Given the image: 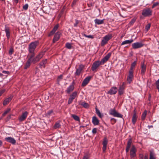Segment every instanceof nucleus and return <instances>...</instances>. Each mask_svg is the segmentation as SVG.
<instances>
[{"label": "nucleus", "mask_w": 159, "mask_h": 159, "mask_svg": "<svg viewBox=\"0 0 159 159\" xmlns=\"http://www.w3.org/2000/svg\"><path fill=\"white\" fill-rule=\"evenodd\" d=\"M152 12L150 8L146 7L142 10V14L144 17H149L152 15Z\"/></svg>", "instance_id": "f257e3e1"}, {"label": "nucleus", "mask_w": 159, "mask_h": 159, "mask_svg": "<svg viewBox=\"0 0 159 159\" xmlns=\"http://www.w3.org/2000/svg\"><path fill=\"white\" fill-rule=\"evenodd\" d=\"M112 37V35L111 34H108L104 37L101 42V46H103L106 44Z\"/></svg>", "instance_id": "f03ea898"}, {"label": "nucleus", "mask_w": 159, "mask_h": 159, "mask_svg": "<svg viewBox=\"0 0 159 159\" xmlns=\"http://www.w3.org/2000/svg\"><path fill=\"white\" fill-rule=\"evenodd\" d=\"M109 114L114 117L119 118H122L123 116L122 115L117 112L114 108L111 109L110 110Z\"/></svg>", "instance_id": "7ed1b4c3"}, {"label": "nucleus", "mask_w": 159, "mask_h": 159, "mask_svg": "<svg viewBox=\"0 0 159 159\" xmlns=\"http://www.w3.org/2000/svg\"><path fill=\"white\" fill-rule=\"evenodd\" d=\"M38 44V42H34L31 43L29 46V52L30 53H33L37 46Z\"/></svg>", "instance_id": "20e7f679"}, {"label": "nucleus", "mask_w": 159, "mask_h": 159, "mask_svg": "<svg viewBox=\"0 0 159 159\" xmlns=\"http://www.w3.org/2000/svg\"><path fill=\"white\" fill-rule=\"evenodd\" d=\"M102 65V63L99 61H94L92 66L91 69L93 71H97V68L101 65Z\"/></svg>", "instance_id": "39448f33"}, {"label": "nucleus", "mask_w": 159, "mask_h": 159, "mask_svg": "<svg viewBox=\"0 0 159 159\" xmlns=\"http://www.w3.org/2000/svg\"><path fill=\"white\" fill-rule=\"evenodd\" d=\"M136 149L134 145L132 146L131 149L130 150V155L131 158H133L136 156Z\"/></svg>", "instance_id": "423d86ee"}, {"label": "nucleus", "mask_w": 159, "mask_h": 159, "mask_svg": "<svg viewBox=\"0 0 159 159\" xmlns=\"http://www.w3.org/2000/svg\"><path fill=\"white\" fill-rule=\"evenodd\" d=\"M45 52H40L39 54L32 61V62L35 63L41 59L44 55Z\"/></svg>", "instance_id": "0eeeda50"}, {"label": "nucleus", "mask_w": 159, "mask_h": 159, "mask_svg": "<svg viewBox=\"0 0 159 159\" xmlns=\"http://www.w3.org/2000/svg\"><path fill=\"white\" fill-rule=\"evenodd\" d=\"M132 46L134 49H137L143 47V44L141 43L136 42L132 44Z\"/></svg>", "instance_id": "6e6552de"}, {"label": "nucleus", "mask_w": 159, "mask_h": 159, "mask_svg": "<svg viewBox=\"0 0 159 159\" xmlns=\"http://www.w3.org/2000/svg\"><path fill=\"white\" fill-rule=\"evenodd\" d=\"M111 53L109 52L103 58L100 62L102 64H103L104 63L107 61L109 58H110L111 55Z\"/></svg>", "instance_id": "1a4fd4ad"}, {"label": "nucleus", "mask_w": 159, "mask_h": 159, "mask_svg": "<svg viewBox=\"0 0 159 159\" xmlns=\"http://www.w3.org/2000/svg\"><path fill=\"white\" fill-rule=\"evenodd\" d=\"M133 72L129 71V74L127 77V80L129 84H130L132 81L133 78Z\"/></svg>", "instance_id": "9d476101"}, {"label": "nucleus", "mask_w": 159, "mask_h": 159, "mask_svg": "<svg viewBox=\"0 0 159 159\" xmlns=\"http://www.w3.org/2000/svg\"><path fill=\"white\" fill-rule=\"evenodd\" d=\"M117 91V88L115 87H112L107 92V93L113 95L115 94Z\"/></svg>", "instance_id": "9b49d317"}, {"label": "nucleus", "mask_w": 159, "mask_h": 159, "mask_svg": "<svg viewBox=\"0 0 159 159\" xmlns=\"http://www.w3.org/2000/svg\"><path fill=\"white\" fill-rule=\"evenodd\" d=\"M4 31L6 34V36L7 39H9L10 37V29L9 27L7 26L6 25H5Z\"/></svg>", "instance_id": "f8f14e48"}, {"label": "nucleus", "mask_w": 159, "mask_h": 159, "mask_svg": "<svg viewBox=\"0 0 159 159\" xmlns=\"http://www.w3.org/2000/svg\"><path fill=\"white\" fill-rule=\"evenodd\" d=\"M91 78V77L90 76L86 77L83 81L82 86L83 87L85 86L88 83Z\"/></svg>", "instance_id": "ddd939ff"}, {"label": "nucleus", "mask_w": 159, "mask_h": 159, "mask_svg": "<svg viewBox=\"0 0 159 159\" xmlns=\"http://www.w3.org/2000/svg\"><path fill=\"white\" fill-rule=\"evenodd\" d=\"M84 67V66L83 65H80L78 68L76 69V71L75 74V75H79Z\"/></svg>", "instance_id": "4468645a"}, {"label": "nucleus", "mask_w": 159, "mask_h": 159, "mask_svg": "<svg viewBox=\"0 0 159 159\" xmlns=\"http://www.w3.org/2000/svg\"><path fill=\"white\" fill-rule=\"evenodd\" d=\"M28 114L27 111L23 113L21 116L19 117V119L20 121H22L24 120L26 118Z\"/></svg>", "instance_id": "2eb2a0df"}, {"label": "nucleus", "mask_w": 159, "mask_h": 159, "mask_svg": "<svg viewBox=\"0 0 159 159\" xmlns=\"http://www.w3.org/2000/svg\"><path fill=\"white\" fill-rule=\"evenodd\" d=\"M61 34V33L58 32L55 34L53 39V43H55L59 39L60 37Z\"/></svg>", "instance_id": "dca6fc26"}, {"label": "nucleus", "mask_w": 159, "mask_h": 159, "mask_svg": "<svg viewBox=\"0 0 159 159\" xmlns=\"http://www.w3.org/2000/svg\"><path fill=\"white\" fill-rule=\"evenodd\" d=\"M5 140L8 142L12 144H15L16 143V140L13 138L11 137H6L5 138Z\"/></svg>", "instance_id": "f3484780"}, {"label": "nucleus", "mask_w": 159, "mask_h": 159, "mask_svg": "<svg viewBox=\"0 0 159 159\" xmlns=\"http://www.w3.org/2000/svg\"><path fill=\"white\" fill-rule=\"evenodd\" d=\"M124 89H125V83L124 82H123L122 83V85L120 86L119 88L118 92H119V94L120 95H121L122 94H123V93H124Z\"/></svg>", "instance_id": "a211bd4d"}, {"label": "nucleus", "mask_w": 159, "mask_h": 159, "mask_svg": "<svg viewBox=\"0 0 159 159\" xmlns=\"http://www.w3.org/2000/svg\"><path fill=\"white\" fill-rule=\"evenodd\" d=\"M146 66L144 64V63H142L141 64V74L142 75H143L146 70Z\"/></svg>", "instance_id": "6ab92c4d"}, {"label": "nucleus", "mask_w": 159, "mask_h": 159, "mask_svg": "<svg viewBox=\"0 0 159 159\" xmlns=\"http://www.w3.org/2000/svg\"><path fill=\"white\" fill-rule=\"evenodd\" d=\"M92 123L95 125H98L99 123V120L95 116H94L92 118Z\"/></svg>", "instance_id": "aec40b11"}, {"label": "nucleus", "mask_w": 159, "mask_h": 159, "mask_svg": "<svg viewBox=\"0 0 159 159\" xmlns=\"http://www.w3.org/2000/svg\"><path fill=\"white\" fill-rule=\"evenodd\" d=\"M32 61L31 59H29L25 66V69H26L30 66L31 63L32 62Z\"/></svg>", "instance_id": "412c9836"}, {"label": "nucleus", "mask_w": 159, "mask_h": 159, "mask_svg": "<svg viewBox=\"0 0 159 159\" xmlns=\"http://www.w3.org/2000/svg\"><path fill=\"white\" fill-rule=\"evenodd\" d=\"M137 116L136 115L135 109L134 110V114L132 118V122L133 124H134L136 121Z\"/></svg>", "instance_id": "4be33fe9"}, {"label": "nucleus", "mask_w": 159, "mask_h": 159, "mask_svg": "<svg viewBox=\"0 0 159 159\" xmlns=\"http://www.w3.org/2000/svg\"><path fill=\"white\" fill-rule=\"evenodd\" d=\"M133 41H134L132 39L125 40L122 43L121 45H123L124 44H130L132 43L133 42Z\"/></svg>", "instance_id": "5701e85b"}, {"label": "nucleus", "mask_w": 159, "mask_h": 159, "mask_svg": "<svg viewBox=\"0 0 159 159\" xmlns=\"http://www.w3.org/2000/svg\"><path fill=\"white\" fill-rule=\"evenodd\" d=\"M95 23L97 25H100L102 24L104 22V20H99L96 19L94 20Z\"/></svg>", "instance_id": "b1692460"}, {"label": "nucleus", "mask_w": 159, "mask_h": 159, "mask_svg": "<svg viewBox=\"0 0 159 159\" xmlns=\"http://www.w3.org/2000/svg\"><path fill=\"white\" fill-rule=\"evenodd\" d=\"M47 60L46 59L44 60L43 61L39 63V66L41 68H44L45 67V65L47 63Z\"/></svg>", "instance_id": "393cba45"}, {"label": "nucleus", "mask_w": 159, "mask_h": 159, "mask_svg": "<svg viewBox=\"0 0 159 159\" xmlns=\"http://www.w3.org/2000/svg\"><path fill=\"white\" fill-rule=\"evenodd\" d=\"M74 89V86L73 85H70L67 88L66 90V92L68 93H70Z\"/></svg>", "instance_id": "a878e982"}, {"label": "nucleus", "mask_w": 159, "mask_h": 159, "mask_svg": "<svg viewBox=\"0 0 159 159\" xmlns=\"http://www.w3.org/2000/svg\"><path fill=\"white\" fill-rule=\"evenodd\" d=\"M11 99L12 98L11 97H10L7 98H6L4 100L3 102V105H7L11 100Z\"/></svg>", "instance_id": "bb28decb"}, {"label": "nucleus", "mask_w": 159, "mask_h": 159, "mask_svg": "<svg viewBox=\"0 0 159 159\" xmlns=\"http://www.w3.org/2000/svg\"><path fill=\"white\" fill-rule=\"evenodd\" d=\"M95 110L96 113L98 115L100 118H102L103 116V114L101 113L100 111L97 109V108H95Z\"/></svg>", "instance_id": "cd10ccee"}, {"label": "nucleus", "mask_w": 159, "mask_h": 159, "mask_svg": "<svg viewBox=\"0 0 159 159\" xmlns=\"http://www.w3.org/2000/svg\"><path fill=\"white\" fill-rule=\"evenodd\" d=\"M59 27V26L58 24H57L56 25H55L54 26L52 30L51 31V33L52 34H54L55 32L57 30Z\"/></svg>", "instance_id": "c85d7f7f"}, {"label": "nucleus", "mask_w": 159, "mask_h": 159, "mask_svg": "<svg viewBox=\"0 0 159 159\" xmlns=\"http://www.w3.org/2000/svg\"><path fill=\"white\" fill-rule=\"evenodd\" d=\"M77 92L76 91L74 92L72 94L70 95V98L73 100L75 98L77 95Z\"/></svg>", "instance_id": "c756f323"}, {"label": "nucleus", "mask_w": 159, "mask_h": 159, "mask_svg": "<svg viewBox=\"0 0 159 159\" xmlns=\"http://www.w3.org/2000/svg\"><path fill=\"white\" fill-rule=\"evenodd\" d=\"M136 64V61H134L133 62L131 66L130 69L129 71H132V72H133V69L134 68Z\"/></svg>", "instance_id": "7c9ffc66"}, {"label": "nucleus", "mask_w": 159, "mask_h": 159, "mask_svg": "<svg viewBox=\"0 0 159 159\" xmlns=\"http://www.w3.org/2000/svg\"><path fill=\"white\" fill-rule=\"evenodd\" d=\"M149 159H156L155 154L152 152H150Z\"/></svg>", "instance_id": "2f4dec72"}, {"label": "nucleus", "mask_w": 159, "mask_h": 159, "mask_svg": "<svg viewBox=\"0 0 159 159\" xmlns=\"http://www.w3.org/2000/svg\"><path fill=\"white\" fill-rule=\"evenodd\" d=\"M80 104L85 108H88L89 107V104L85 102H82Z\"/></svg>", "instance_id": "473e14b6"}, {"label": "nucleus", "mask_w": 159, "mask_h": 159, "mask_svg": "<svg viewBox=\"0 0 159 159\" xmlns=\"http://www.w3.org/2000/svg\"><path fill=\"white\" fill-rule=\"evenodd\" d=\"M72 117L75 120L80 121V119L78 116L75 115H72Z\"/></svg>", "instance_id": "72a5a7b5"}, {"label": "nucleus", "mask_w": 159, "mask_h": 159, "mask_svg": "<svg viewBox=\"0 0 159 159\" xmlns=\"http://www.w3.org/2000/svg\"><path fill=\"white\" fill-rule=\"evenodd\" d=\"M132 143V140L131 139H129V140L127 142V146L126 148H130L131 146Z\"/></svg>", "instance_id": "f704fd0d"}, {"label": "nucleus", "mask_w": 159, "mask_h": 159, "mask_svg": "<svg viewBox=\"0 0 159 159\" xmlns=\"http://www.w3.org/2000/svg\"><path fill=\"white\" fill-rule=\"evenodd\" d=\"M60 126L61 125L60 124L59 122H57L55 123L54 126V129H56L60 128Z\"/></svg>", "instance_id": "c9c22d12"}, {"label": "nucleus", "mask_w": 159, "mask_h": 159, "mask_svg": "<svg viewBox=\"0 0 159 159\" xmlns=\"http://www.w3.org/2000/svg\"><path fill=\"white\" fill-rule=\"evenodd\" d=\"M147 113V111L146 110L145 111L142 115V120H143L145 119V118L146 116Z\"/></svg>", "instance_id": "e433bc0d"}, {"label": "nucleus", "mask_w": 159, "mask_h": 159, "mask_svg": "<svg viewBox=\"0 0 159 159\" xmlns=\"http://www.w3.org/2000/svg\"><path fill=\"white\" fill-rule=\"evenodd\" d=\"M108 143V141L106 138H104V139L102 144L103 146H107V145Z\"/></svg>", "instance_id": "4c0bfd02"}, {"label": "nucleus", "mask_w": 159, "mask_h": 159, "mask_svg": "<svg viewBox=\"0 0 159 159\" xmlns=\"http://www.w3.org/2000/svg\"><path fill=\"white\" fill-rule=\"evenodd\" d=\"M11 109L10 108L7 109L6 110L4 113L2 115V116H5L7 113H8L10 111Z\"/></svg>", "instance_id": "58836bf2"}, {"label": "nucleus", "mask_w": 159, "mask_h": 159, "mask_svg": "<svg viewBox=\"0 0 159 159\" xmlns=\"http://www.w3.org/2000/svg\"><path fill=\"white\" fill-rule=\"evenodd\" d=\"M66 48L68 49H71V44L69 43H66Z\"/></svg>", "instance_id": "ea45409f"}, {"label": "nucleus", "mask_w": 159, "mask_h": 159, "mask_svg": "<svg viewBox=\"0 0 159 159\" xmlns=\"http://www.w3.org/2000/svg\"><path fill=\"white\" fill-rule=\"evenodd\" d=\"M151 26L150 24H148L147 25L145 26V29L146 30L148 31L150 28V27Z\"/></svg>", "instance_id": "a19ab883"}, {"label": "nucleus", "mask_w": 159, "mask_h": 159, "mask_svg": "<svg viewBox=\"0 0 159 159\" xmlns=\"http://www.w3.org/2000/svg\"><path fill=\"white\" fill-rule=\"evenodd\" d=\"M28 7V4H25L24 6L23 7V8L24 10H27Z\"/></svg>", "instance_id": "79ce46f5"}, {"label": "nucleus", "mask_w": 159, "mask_h": 159, "mask_svg": "<svg viewBox=\"0 0 159 159\" xmlns=\"http://www.w3.org/2000/svg\"><path fill=\"white\" fill-rule=\"evenodd\" d=\"M156 85L157 89H158L159 91V79L156 82Z\"/></svg>", "instance_id": "37998d69"}, {"label": "nucleus", "mask_w": 159, "mask_h": 159, "mask_svg": "<svg viewBox=\"0 0 159 159\" xmlns=\"http://www.w3.org/2000/svg\"><path fill=\"white\" fill-rule=\"evenodd\" d=\"M159 5V2H155L154 3V4H153L152 6V8H154L155 7L157 6H158Z\"/></svg>", "instance_id": "c03bdc74"}, {"label": "nucleus", "mask_w": 159, "mask_h": 159, "mask_svg": "<svg viewBox=\"0 0 159 159\" xmlns=\"http://www.w3.org/2000/svg\"><path fill=\"white\" fill-rule=\"evenodd\" d=\"M111 122L112 124L113 125L114 123H115L116 121V119L114 118H112L111 119Z\"/></svg>", "instance_id": "a18cd8bd"}, {"label": "nucleus", "mask_w": 159, "mask_h": 159, "mask_svg": "<svg viewBox=\"0 0 159 159\" xmlns=\"http://www.w3.org/2000/svg\"><path fill=\"white\" fill-rule=\"evenodd\" d=\"M97 129L96 128H94L92 130V132L93 134H95L97 133Z\"/></svg>", "instance_id": "49530a36"}, {"label": "nucleus", "mask_w": 159, "mask_h": 159, "mask_svg": "<svg viewBox=\"0 0 159 159\" xmlns=\"http://www.w3.org/2000/svg\"><path fill=\"white\" fill-rule=\"evenodd\" d=\"M31 54L30 55V57L29 59H31V60H33V59H32L33 57L34 56L35 54L34 53V52L32 53H31Z\"/></svg>", "instance_id": "de8ad7c7"}, {"label": "nucleus", "mask_w": 159, "mask_h": 159, "mask_svg": "<svg viewBox=\"0 0 159 159\" xmlns=\"http://www.w3.org/2000/svg\"><path fill=\"white\" fill-rule=\"evenodd\" d=\"M73 100L71 99V98H69V100H68V103L69 104H70L71 103L72 101Z\"/></svg>", "instance_id": "09e8293b"}, {"label": "nucleus", "mask_w": 159, "mask_h": 159, "mask_svg": "<svg viewBox=\"0 0 159 159\" xmlns=\"http://www.w3.org/2000/svg\"><path fill=\"white\" fill-rule=\"evenodd\" d=\"M89 159V157L88 155H86L84 156L83 158V159Z\"/></svg>", "instance_id": "8fccbe9b"}, {"label": "nucleus", "mask_w": 159, "mask_h": 159, "mask_svg": "<svg viewBox=\"0 0 159 159\" xmlns=\"http://www.w3.org/2000/svg\"><path fill=\"white\" fill-rule=\"evenodd\" d=\"M78 23H79L78 21L77 20H75V23L74 24V26H75V27L77 26V24H78Z\"/></svg>", "instance_id": "3c124183"}, {"label": "nucleus", "mask_w": 159, "mask_h": 159, "mask_svg": "<svg viewBox=\"0 0 159 159\" xmlns=\"http://www.w3.org/2000/svg\"><path fill=\"white\" fill-rule=\"evenodd\" d=\"M135 19H133L131 20V21L130 22V24H133L135 21Z\"/></svg>", "instance_id": "603ef678"}, {"label": "nucleus", "mask_w": 159, "mask_h": 159, "mask_svg": "<svg viewBox=\"0 0 159 159\" xmlns=\"http://www.w3.org/2000/svg\"><path fill=\"white\" fill-rule=\"evenodd\" d=\"M144 157L142 154H140L139 155V159H143Z\"/></svg>", "instance_id": "864d4df0"}, {"label": "nucleus", "mask_w": 159, "mask_h": 159, "mask_svg": "<svg viewBox=\"0 0 159 159\" xmlns=\"http://www.w3.org/2000/svg\"><path fill=\"white\" fill-rule=\"evenodd\" d=\"M5 89H3L0 91V96L5 92Z\"/></svg>", "instance_id": "5fc2aeb1"}, {"label": "nucleus", "mask_w": 159, "mask_h": 159, "mask_svg": "<svg viewBox=\"0 0 159 159\" xmlns=\"http://www.w3.org/2000/svg\"><path fill=\"white\" fill-rule=\"evenodd\" d=\"M87 37L88 38H91V39H93V36L92 35H87Z\"/></svg>", "instance_id": "6e6d98bb"}, {"label": "nucleus", "mask_w": 159, "mask_h": 159, "mask_svg": "<svg viewBox=\"0 0 159 159\" xmlns=\"http://www.w3.org/2000/svg\"><path fill=\"white\" fill-rule=\"evenodd\" d=\"M106 148H107V146H103V148H102V150H103V151L104 152H105V151L106 149Z\"/></svg>", "instance_id": "4d7b16f0"}, {"label": "nucleus", "mask_w": 159, "mask_h": 159, "mask_svg": "<svg viewBox=\"0 0 159 159\" xmlns=\"http://www.w3.org/2000/svg\"><path fill=\"white\" fill-rule=\"evenodd\" d=\"M78 0H74L72 2V5H74Z\"/></svg>", "instance_id": "13d9d810"}, {"label": "nucleus", "mask_w": 159, "mask_h": 159, "mask_svg": "<svg viewBox=\"0 0 159 159\" xmlns=\"http://www.w3.org/2000/svg\"><path fill=\"white\" fill-rule=\"evenodd\" d=\"M2 73L4 74H9V71L3 70L2 71Z\"/></svg>", "instance_id": "bf43d9fd"}, {"label": "nucleus", "mask_w": 159, "mask_h": 159, "mask_svg": "<svg viewBox=\"0 0 159 159\" xmlns=\"http://www.w3.org/2000/svg\"><path fill=\"white\" fill-rule=\"evenodd\" d=\"M129 148H127L126 147V149H125V151H126V152L127 153L129 151Z\"/></svg>", "instance_id": "052dcab7"}, {"label": "nucleus", "mask_w": 159, "mask_h": 159, "mask_svg": "<svg viewBox=\"0 0 159 159\" xmlns=\"http://www.w3.org/2000/svg\"><path fill=\"white\" fill-rule=\"evenodd\" d=\"M13 52V51L12 49H10L9 52V54H11Z\"/></svg>", "instance_id": "680f3d73"}, {"label": "nucleus", "mask_w": 159, "mask_h": 159, "mask_svg": "<svg viewBox=\"0 0 159 159\" xmlns=\"http://www.w3.org/2000/svg\"><path fill=\"white\" fill-rule=\"evenodd\" d=\"M52 112H53V111H50L48 112V115H50L52 113Z\"/></svg>", "instance_id": "e2e57ef3"}, {"label": "nucleus", "mask_w": 159, "mask_h": 159, "mask_svg": "<svg viewBox=\"0 0 159 159\" xmlns=\"http://www.w3.org/2000/svg\"><path fill=\"white\" fill-rule=\"evenodd\" d=\"M3 143L2 141L0 140V147L2 145Z\"/></svg>", "instance_id": "0e129e2a"}, {"label": "nucleus", "mask_w": 159, "mask_h": 159, "mask_svg": "<svg viewBox=\"0 0 159 159\" xmlns=\"http://www.w3.org/2000/svg\"><path fill=\"white\" fill-rule=\"evenodd\" d=\"M14 2L16 3H17L18 2L19 0H14Z\"/></svg>", "instance_id": "69168bd1"}, {"label": "nucleus", "mask_w": 159, "mask_h": 159, "mask_svg": "<svg viewBox=\"0 0 159 159\" xmlns=\"http://www.w3.org/2000/svg\"><path fill=\"white\" fill-rule=\"evenodd\" d=\"M144 159H148V157L147 156H145L144 157Z\"/></svg>", "instance_id": "338daca9"}, {"label": "nucleus", "mask_w": 159, "mask_h": 159, "mask_svg": "<svg viewBox=\"0 0 159 159\" xmlns=\"http://www.w3.org/2000/svg\"><path fill=\"white\" fill-rule=\"evenodd\" d=\"M58 78L59 79H62V75H60L59 77Z\"/></svg>", "instance_id": "774afa93"}]
</instances>
